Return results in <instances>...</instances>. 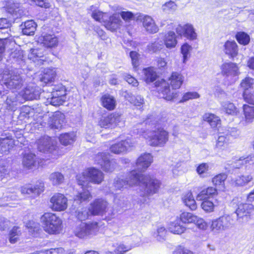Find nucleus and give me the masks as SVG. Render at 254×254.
<instances>
[{
  "mask_svg": "<svg viewBox=\"0 0 254 254\" xmlns=\"http://www.w3.org/2000/svg\"><path fill=\"white\" fill-rule=\"evenodd\" d=\"M66 90L62 84L55 86L51 93V97H48L46 103L54 106L63 105L66 101Z\"/></svg>",
  "mask_w": 254,
  "mask_h": 254,
  "instance_id": "nucleus-7",
  "label": "nucleus"
},
{
  "mask_svg": "<svg viewBox=\"0 0 254 254\" xmlns=\"http://www.w3.org/2000/svg\"><path fill=\"white\" fill-rule=\"evenodd\" d=\"M6 9L8 13L14 15L16 17L21 16L23 13L21 4L12 0L7 1Z\"/></svg>",
  "mask_w": 254,
  "mask_h": 254,
  "instance_id": "nucleus-26",
  "label": "nucleus"
},
{
  "mask_svg": "<svg viewBox=\"0 0 254 254\" xmlns=\"http://www.w3.org/2000/svg\"><path fill=\"white\" fill-rule=\"evenodd\" d=\"M148 133L149 134L144 133L143 135L149 139V143L151 146H163L168 141L169 133L163 128H159Z\"/></svg>",
  "mask_w": 254,
  "mask_h": 254,
  "instance_id": "nucleus-6",
  "label": "nucleus"
},
{
  "mask_svg": "<svg viewBox=\"0 0 254 254\" xmlns=\"http://www.w3.org/2000/svg\"><path fill=\"white\" fill-rule=\"evenodd\" d=\"M108 202L103 199H97L91 204L89 209L90 212L94 215L106 214L109 210Z\"/></svg>",
  "mask_w": 254,
  "mask_h": 254,
  "instance_id": "nucleus-16",
  "label": "nucleus"
},
{
  "mask_svg": "<svg viewBox=\"0 0 254 254\" xmlns=\"http://www.w3.org/2000/svg\"><path fill=\"white\" fill-rule=\"evenodd\" d=\"M64 119L65 116L64 114L59 111L55 112L49 118L48 127L52 129H60L63 126Z\"/></svg>",
  "mask_w": 254,
  "mask_h": 254,
  "instance_id": "nucleus-18",
  "label": "nucleus"
},
{
  "mask_svg": "<svg viewBox=\"0 0 254 254\" xmlns=\"http://www.w3.org/2000/svg\"><path fill=\"white\" fill-rule=\"evenodd\" d=\"M200 95L197 92H188L183 95L182 99L180 101V102L183 103L190 100L198 99Z\"/></svg>",
  "mask_w": 254,
  "mask_h": 254,
  "instance_id": "nucleus-59",
  "label": "nucleus"
},
{
  "mask_svg": "<svg viewBox=\"0 0 254 254\" xmlns=\"http://www.w3.org/2000/svg\"><path fill=\"white\" fill-rule=\"evenodd\" d=\"M91 16L96 21L103 23L104 25L107 18H108V15L106 13H103L99 10H94L92 12Z\"/></svg>",
  "mask_w": 254,
  "mask_h": 254,
  "instance_id": "nucleus-53",
  "label": "nucleus"
},
{
  "mask_svg": "<svg viewBox=\"0 0 254 254\" xmlns=\"http://www.w3.org/2000/svg\"><path fill=\"white\" fill-rule=\"evenodd\" d=\"M44 54L43 48L32 49L28 56L33 62L37 63L38 64H42L45 61Z\"/></svg>",
  "mask_w": 254,
  "mask_h": 254,
  "instance_id": "nucleus-22",
  "label": "nucleus"
},
{
  "mask_svg": "<svg viewBox=\"0 0 254 254\" xmlns=\"http://www.w3.org/2000/svg\"><path fill=\"white\" fill-rule=\"evenodd\" d=\"M44 187V184L42 183L35 185L27 184L21 187L20 191L21 193L24 195H27L35 197L38 196L41 192L43 191Z\"/></svg>",
  "mask_w": 254,
  "mask_h": 254,
  "instance_id": "nucleus-17",
  "label": "nucleus"
},
{
  "mask_svg": "<svg viewBox=\"0 0 254 254\" xmlns=\"http://www.w3.org/2000/svg\"><path fill=\"white\" fill-rule=\"evenodd\" d=\"M220 222L224 231L232 228L235 223V220L232 215L225 214L219 217Z\"/></svg>",
  "mask_w": 254,
  "mask_h": 254,
  "instance_id": "nucleus-29",
  "label": "nucleus"
},
{
  "mask_svg": "<svg viewBox=\"0 0 254 254\" xmlns=\"http://www.w3.org/2000/svg\"><path fill=\"white\" fill-rule=\"evenodd\" d=\"M243 112L245 122L247 124L252 123L254 121V106L244 105Z\"/></svg>",
  "mask_w": 254,
  "mask_h": 254,
  "instance_id": "nucleus-39",
  "label": "nucleus"
},
{
  "mask_svg": "<svg viewBox=\"0 0 254 254\" xmlns=\"http://www.w3.org/2000/svg\"><path fill=\"white\" fill-rule=\"evenodd\" d=\"M177 8V4L175 2L171 0L166 2L162 5L163 11L167 13L174 12L175 11H176Z\"/></svg>",
  "mask_w": 254,
  "mask_h": 254,
  "instance_id": "nucleus-58",
  "label": "nucleus"
},
{
  "mask_svg": "<svg viewBox=\"0 0 254 254\" xmlns=\"http://www.w3.org/2000/svg\"><path fill=\"white\" fill-rule=\"evenodd\" d=\"M22 97L26 100H33L39 97L40 93L37 89L32 85L27 86L21 93Z\"/></svg>",
  "mask_w": 254,
  "mask_h": 254,
  "instance_id": "nucleus-24",
  "label": "nucleus"
},
{
  "mask_svg": "<svg viewBox=\"0 0 254 254\" xmlns=\"http://www.w3.org/2000/svg\"><path fill=\"white\" fill-rule=\"evenodd\" d=\"M14 144V140L11 135L1 134L0 137V153L7 154Z\"/></svg>",
  "mask_w": 254,
  "mask_h": 254,
  "instance_id": "nucleus-20",
  "label": "nucleus"
},
{
  "mask_svg": "<svg viewBox=\"0 0 254 254\" xmlns=\"http://www.w3.org/2000/svg\"><path fill=\"white\" fill-rule=\"evenodd\" d=\"M123 19L126 22H129L134 19V14L128 11H122L119 13Z\"/></svg>",
  "mask_w": 254,
  "mask_h": 254,
  "instance_id": "nucleus-64",
  "label": "nucleus"
},
{
  "mask_svg": "<svg viewBox=\"0 0 254 254\" xmlns=\"http://www.w3.org/2000/svg\"><path fill=\"white\" fill-rule=\"evenodd\" d=\"M38 149L40 152L51 154L53 158H57V156L61 154L58 150L57 141L48 136H43L39 139Z\"/></svg>",
  "mask_w": 254,
  "mask_h": 254,
  "instance_id": "nucleus-5",
  "label": "nucleus"
},
{
  "mask_svg": "<svg viewBox=\"0 0 254 254\" xmlns=\"http://www.w3.org/2000/svg\"><path fill=\"white\" fill-rule=\"evenodd\" d=\"M240 85L244 91H247L249 89L254 87V79L250 77H246L242 80Z\"/></svg>",
  "mask_w": 254,
  "mask_h": 254,
  "instance_id": "nucleus-54",
  "label": "nucleus"
},
{
  "mask_svg": "<svg viewBox=\"0 0 254 254\" xmlns=\"http://www.w3.org/2000/svg\"><path fill=\"white\" fill-rule=\"evenodd\" d=\"M103 173L94 168H88L82 174L77 175L76 179L78 184L81 186L82 190L75 196L74 201L81 203L90 198L91 195L89 190L84 189V187L88 186L89 182L99 184L103 181Z\"/></svg>",
  "mask_w": 254,
  "mask_h": 254,
  "instance_id": "nucleus-2",
  "label": "nucleus"
},
{
  "mask_svg": "<svg viewBox=\"0 0 254 254\" xmlns=\"http://www.w3.org/2000/svg\"><path fill=\"white\" fill-rule=\"evenodd\" d=\"M236 38L238 42L243 45H248L250 41L249 35L244 32H238L236 35Z\"/></svg>",
  "mask_w": 254,
  "mask_h": 254,
  "instance_id": "nucleus-55",
  "label": "nucleus"
},
{
  "mask_svg": "<svg viewBox=\"0 0 254 254\" xmlns=\"http://www.w3.org/2000/svg\"><path fill=\"white\" fill-rule=\"evenodd\" d=\"M246 164V167L248 165H252L254 167V157H248L247 158L241 157L238 160L232 162L230 164L232 168H240L243 165Z\"/></svg>",
  "mask_w": 254,
  "mask_h": 254,
  "instance_id": "nucleus-32",
  "label": "nucleus"
},
{
  "mask_svg": "<svg viewBox=\"0 0 254 254\" xmlns=\"http://www.w3.org/2000/svg\"><path fill=\"white\" fill-rule=\"evenodd\" d=\"M109 118L111 119L110 120L111 128L124 125V123L122 122L121 116L118 114H111L109 115Z\"/></svg>",
  "mask_w": 254,
  "mask_h": 254,
  "instance_id": "nucleus-50",
  "label": "nucleus"
},
{
  "mask_svg": "<svg viewBox=\"0 0 254 254\" xmlns=\"http://www.w3.org/2000/svg\"><path fill=\"white\" fill-rule=\"evenodd\" d=\"M163 43L167 48H175L177 44L175 33L173 31H169L165 36Z\"/></svg>",
  "mask_w": 254,
  "mask_h": 254,
  "instance_id": "nucleus-35",
  "label": "nucleus"
},
{
  "mask_svg": "<svg viewBox=\"0 0 254 254\" xmlns=\"http://www.w3.org/2000/svg\"><path fill=\"white\" fill-rule=\"evenodd\" d=\"M103 106L109 110L114 109L116 106L115 98L110 95H105L102 98Z\"/></svg>",
  "mask_w": 254,
  "mask_h": 254,
  "instance_id": "nucleus-42",
  "label": "nucleus"
},
{
  "mask_svg": "<svg viewBox=\"0 0 254 254\" xmlns=\"http://www.w3.org/2000/svg\"><path fill=\"white\" fill-rule=\"evenodd\" d=\"M169 80L173 89H176L181 87L184 82V77L179 72H173Z\"/></svg>",
  "mask_w": 254,
  "mask_h": 254,
  "instance_id": "nucleus-28",
  "label": "nucleus"
},
{
  "mask_svg": "<svg viewBox=\"0 0 254 254\" xmlns=\"http://www.w3.org/2000/svg\"><path fill=\"white\" fill-rule=\"evenodd\" d=\"M24 82V80L19 73L12 72L9 77L5 80L4 84L9 89L16 91L21 88Z\"/></svg>",
  "mask_w": 254,
  "mask_h": 254,
  "instance_id": "nucleus-13",
  "label": "nucleus"
},
{
  "mask_svg": "<svg viewBox=\"0 0 254 254\" xmlns=\"http://www.w3.org/2000/svg\"><path fill=\"white\" fill-rule=\"evenodd\" d=\"M138 19L142 23L143 27L148 33L153 34L158 31V26L150 16L143 14L140 15Z\"/></svg>",
  "mask_w": 254,
  "mask_h": 254,
  "instance_id": "nucleus-19",
  "label": "nucleus"
},
{
  "mask_svg": "<svg viewBox=\"0 0 254 254\" xmlns=\"http://www.w3.org/2000/svg\"><path fill=\"white\" fill-rule=\"evenodd\" d=\"M56 75V72L55 68L45 69L43 73L41 74L40 80L41 82L47 84L53 81Z\"/></svg>",
  "mask_w": 254,
  "mask_h": 254,
  "instance_id": "nucleus-33",
  "label": "nucleus"
},
{
  "mask_svg": "<svg viewBox=\"0 0 254 254\" xmlns=\"http://www.w3.org/2000/svg\"><path fill=\"white\" fill-rule=\"evenodd\" d=\"M144 79L147 83L154 81L156 77L157 74L152 67H148L143 70Z\"/></svg>",
  "mask_w": 254,
  "mask_h": 254,
  "instance_id": "nucleus-47",
  "label": "nucleus"
},
{
  "mask_svg": "<svg viewBox=\"0 0 254 254\" xmlns=\"http://www.w3.org/2000/svg\"><path fill=\"white\" fill-rule=\"evenodd\" d=\"M180 221L179 219H177L170 223L169 229L171 232L175 234H181L185 231L186 228L180 224Z\"/></svg>",
  "mask_w": 254,
  "mask_h": 254,
  "instance_id": "nucleus-37",
  "label": "nucleus"
},
{
  "mask_svg": "<svg viewBox=\"0 0 254 254\" xmlns=\"http://www.w3.org/2000/svg\"><path fill=\"white\" fill-rule=\"evenodd\" d=\"M21 27L23 34L31 35L34 33L36 30V24L33 20H28L22 24Z\"/></svg>",
  "mask_w": 254,
  "mask_h": 254,
  "instance_id": "nucleus-38",
  "label": "nucleus"
},
{
  "mask_svg": "<svg viewBox=\"0 0 254 254\" xmlns=\"http://www.w3.org/2000/svg\"><path fill=\"white\" fill-rule=\"evenodd\" d=\"M131 249V247L129 246H126L123 244H120L116 247L115 250L113 251L111 249L107 251L106 254H124L129 251Z\"/></svg>",
  "mask_w": 254,
  "mask_h": 254,
  "instance_id": "nucleus-44",
  "label": "nucleus"
},
{
  "mask_svg": "<svg viewBox=\"0 0 254 254\" xmlns=\"http://www.w3.org/2000/svg\"><path fill=\"white\" fill-rule=\"evenodd\" d=\"M123 21L120 19L119 15L114 14L109 18H107L104 26L105 27L112 31L116 30L122 25Z\"/></svg>",
  "mask_w": 254,
  "mask_h": 254,
  "instance_id": "nucleus-23",
  "label": "nucleus"
},
{
  "mask_svg": "<svg viewBox=\"0 0 254 254\" xmlns=\"http://www.w3.org/2000/svg\"><path fill=\"white\" fill-rule=\"evenodd\" d=\"M164 47V43L161 40L157 39L153 43H150L147 45V50L151 53H155L161 50Z\"/></svg>",
  "mask_w": 254,
  "mask_h": 254,
  "instance_id": "nucleus-49",
  "label": "nucleus"
},
{
  "mask_svg": "<svg viewBox=\"0 0 254 254\" xmlns=\"http://www.w3.org/2000/svg\"><path fill=\"white\" fill-rule=\"evenodd\" d=\"M253 180L251 175H238L231 179L232 184L236 186H244Z\"/></svg>",
  "mask_w": 254,
  "mask_h": 254,
  "instance_id": "nucleus-27",
  "label": "nucleus"
},
{
  "mask_svg": "<svg viewBox=\"0 0 254 254\" xmlns=\"http://www.w3.org/2000/svg\"><path fill=\"white\" fill-rule=\"evenodd\" d=\"M223 110L228 114L234 115L236 113V108L234 104L229 102H223L222 103Z\"/></svg>",
  "mask_w": 254,
  "mask_h": 254,
  "instance_id": "nucleus-57",
  "label": "nucleus"
},
{
  "mask_svg": "<svg viewBox=\"0 0 254 254\" xmlns=\"http://www.w3.org/2000/svg\"><path fill=\"white\" fill-rule=\"evenodd\" d=\"M60 141L64 145L71 144L75 141V135L73 133L61 134L59 137Z\"/></svg>",
  "mask_w": 254,
  "mask_h": 254,
  "instance_id": "nucleus-48",
  "label": "nucleus"
},
{
  "mask_svg": "<svg viewBox=\"0 0 254 254\" xmlns=\"http://www.w3.org/2000/svg\"><path fill=\"white\" fill-rule=\"evenodd\" d=\"M121 141L117 143L112 145L110 148V151L115 154H120L127 151L130 147H132L134 142L129 136L124 138L121 136Z\"/></svg>",
  "mask_w": 254,
  "mask_h": 254,
  "instance_id": "nucleus-14",
  "label": "nucleus"
},
{
  "mask_svg": "<svg viewBox=\"0 0 254 254\" xmlns=\"http://www.w3.org/2000/svg\"><path fill=\"white\" fill-rule=\"evenodd\" d=\"M156 86L158 87L160 97L166 100L171 101L178 96V92L171 91L169 84L164 79L158 80Z\"/></svg>",
  "mask_w": 254,
  "mask_h": 254,
  "instance_id": "nucleus-11",
  "label": "nucleus"
},
{
  "mask_svg": "<svg viewBox=\"0 0 254 254\" xmlns=\"http://www.w3.org/2000/svg\"><path fill=\"white\" fill-rule=\"evenodd\" d=\"M196 216L191 213L184 212L180 214L179 219L183 223L190 224L194 223Z\"/></svg>",
  "mask_w": 254,
  "mask_h": 254,
  "instance_id": "nucleus-46",
  "label": "nucleus"
},
{
  "mask_svg": "<svg viewBox=\"0 0 254 254\" xmlns=\"http://www.w3.org/2000/svg\"><path fill=\"white\" fill-rule=\"evenodd\" d=\"M67 198L61 193H55L50 199V208L54 211L65 210L68 207Z\"/></svg>",
  "mask_w": 254,
  "mask_h": 254,
  "instance_id": "nucleus-8",
  "label": "nucleus"
},
{
  "mask_svg": "<svg viewBox=\"0 0 254 254\" xmlns=\"http://www.w3.org/2000/svg\"><path fill=\"white\" fill-rule=\"evenodd\" d=\"M128 187L139 186L141 195L147 196L156 193L160 182L151 175H142L133 170L127 173L125 178Z\"/></svg>",
  "mask_w": 254,
  "mask_h": 254,
  "instance_id": "nucleus-1",
  "label": "nucleus"
},
{
  "mask_svg": "<svg viewBox=\"0 0 254 254\" xmlns=\"http://www.w3.org/2000/svg\"><path fill=\"white\" fill-rule=\"evenodd\" d=\"M191 50V46L187 43H185L182 46L181 53L183 56V63H185L188 60L190 52Z\"/></svg>",
  "mask_w": 254,
  "mask_h": 254,
  "instance_id": "nucleus-61",
  "label": "nucleus"
},
{
  "mask_svg": "<svg viewBox=\"0 0 254 254\" xmlns=\"http://www.w3.org/2000/svg\"><path fill=\"white\" fill-rule=\"evenodd\" d=\"M237 220L240 223L247 222L249 218L254 215V205L249 203H241L236 210Z\"/></svg>",
  "mask_w": 254,
  "mask_h": 254,
  "instance_id": "nucleus-10",
  "label": "nucleus"
},
{
  "mask_svg": "<svg viewBox=\"0 0 254 254\" xmlns=\"http://www.w3.org/2000/svg\"><path fill=\"white\" fill-rule=\"evenodd\" d=\"M235 128H228L225 131L220 132L217 140L216 147L220 150L227 148L231 141V138L235 135Z\"/></svg>",
  "mask_w": 254,
  "mask_h": 254,
  "instance_id": "nucleus-12",
  "label": "nucleus"
},
{
  "mask_svg": "<svg viewBox=\"0 0 254 254\" xmlns=\"http://www.w3.org/2000/svg\"><path fill=\"white\" fill-rule=\"evenodd\" d=\"M167 231L164 227L159 226L158 227L156 232L154 233V237H156L158 240L161 241L164 240L166 237Z\"/></svg>",
  "mask_w": 254,
  "mask_h": 254,
  "instance_id": "nucleus-62",
  "label": "nucleus"
},
{
  "mask_svg": "<svg viewBox=\"0 0 254 254\" xmlns=\"http://www.w3.org/2000/svg\"><path fill=\"white\" fill-rule=\"evenodd\" d=\"M36 157L34 154L29 153L26 154L23 159V166L28 169H32L36 165Z\"/></svg>",
  "mask_w": 254,
  "mask_h": 254,
  "instance_id": "nucleus-36",
  "label": "nucleus"
},
{
  "mask_svg": "<svg viewBox=\"0 0 254 254\" xmlns=\"http://www.w3.org/2000/svg\"><path fill=\"white\" fill-rule=\"evenodd\" d=\"M217 193V189L210 187L202 190L197 195V200H202L206 199L211 195H214Z\"/></svg>",
  "mask_w": 254,
  "mask_h": 254,
  "instance_id": "nucleus-41",
  "label": "nucleus"
},
{
  "mask_svg": "<svg viewBox=\"0 0 254 254\" xmlns=\"http://www.w3.org/2000/svg\"><path fill=\"white\" fill-rule=\"evenodd\" d=\"M99 228L97 223L79 222L74 229V235L81 239H87L97 234Z\"/></svg>",
  "mask_w": 254,
  "mask_h": 254,
  "instance_id": "nucleus-4",
  "label": "nucleus"
},
{
  "mask_svg": "<svg viewBox=\"0 0 254 254\" xmlns=\"http://www.w3.org/2000/svg\"><path fill=\"white\" fill-rule=\"evenodd\" d=\"M193 223L200 230H205L208 227L207 222L203 218L198 217L197 216H196V219Z\"/></svg>",
  "mask_w": 254,
  "mask_h": 254,
  "instance_id": "nucleus-63",
  "label": "nucleus"
},
{
  "mask_svg": "<svg viewBox=\"0 0 254 254\" xmlns=\"http://www.w3.org/2000/svg\"><path fill=\"white\" fill-rule=\"evenodd\" d=\"M224 52L230 58L234 59L238 54V45L235 41H227L224 45Z\"/></svg>",
  "mask_w": 254,
  "mask_h": 254,
  "instance_id": "nucleus-25",
  "label": "nucleus"
},
{
  "mask_svg": "<svg viewBox=\"0 0 254 254\" xmlns=\"http://www.w3.org/2000/svg\"><path fill=\"white\" fill-rule=\"evenodd\" d=\"M182 200L185 205L191 210H195L196 209L197 205L191 191L185 193L182 197Z\"/></svg>",
  "mask_w": 254,
  "mask_h": 254,
  "instance_id": "nucleus-34",
  "label": "nucleus"
},
{
  "mask_svg": "<svg viewBox=\"0 0 254 254\" xmlns=\"http://www.w3.org/2000/svg\"><path fill=\"white\" fill-rule=\"evenodd\" d=\"M40 223L44 231L49 234H58L62 230L63 221L55 213H45L40 217Z\"/></svg>",
  "mask_w": 254,
  "mask_h": 254,
  "instance_id": "nucleus-3",
  "label": "nucleus"
},
{
  "mask_svg": "<svg viewBox=\"0 0 254 254\" xmlns=\"http://www.w3.org/2000/svg\"><path fill=\"white\" fill-rule=\"evenodd\" d=\"M226 176L224 174H220L216 175L212 179L213 184L218 189L224 188V181L226 179Z\"/></svg>",
  "mask_w": 254,
  "mask_h": 254,
  "instance_id": "nucleus-51",
  "label": "nucleus"
},
{
  "mask_svg": "<svg viewBox=\"0 0 254 254\" xmlns=\"http://www.w3.org/2000/svg\"><path fill=\"white\" fill-rule=\"evenodd\" d=\"M215 205L211 201L204 200L201 204V208L206 212H211L214 211Z\"/></svg>",
  "mask_w": 254,
  "mask_h": 254,
  "instance_id": "nucleus-60",
  "label": "nucleus"
},
{
  "mask_svg": "<svg viewBox=\"0 0 254 254\" xmlns=\"http://www.w3.org/2000/svg\"><path fill=\"white\" fill-rule=\"evenodd\" d=\"M9 60L11 61V63L22 65L24 63L23 51L20 49H15L11 52L9 56Z\"/></svg>",
  "mask_w": 254,
  "mask_h": 254,
  "instance_id": "nucleus-30",
  "label": "nucleus"
},
{
  "mask_svg": "<svg viewBox=\"0 0 254 254\" xmlns=\"http://www.w3.org/2000/svg\"><path fill=\"white\" fill-rule=\"evenodd\" d=\"M203 119L204 121L208 123L213 128L216 127L221 122V120L218 117L210 113L205 114L203 116Z\"/></svg>",
  "mask_w": 254,
  "mask_h": 254,
  "instance_id": "nucleus-40",
  "label": "nucleus"
},
{
  "mask_svg": "<svg viewBox=\"0 0 254 254\" xmlns=\"http://www.w3.org/2000/svg\"><path fill=\"white\" fill-rule=\"evenodd\" d=\"M176 32L178 35L183 36L190 40H194L197 38V34L193 25L190 23L184 25H179L176 28Z\"/></svg>",
  "mask_w": 254,
  "mask_h": 254,
  "instance_id": "nucleus-15",
  "label": "nucleus"
},
{
  "mask_svg": "<svg viewBox=\"0 0 254 254\" xmlns=\"http://www.w3.org/2000/svg\"><path fill=\"white\" fill-rule=\"evenodd\" d=\"M49 179L53 185L58 186L64 182V178L61 173L56 172L50 175Z\"/></svg>",
  "mask_w": 254,
  "mask_h": 254,
  "instance_id": "nucleus-43",
  "label": "nucleus"
},
{
  "mask_svg": "<svg viewBox=\"0 0 254 254\" xmlns=\"http://www.w3.org/2000/svg\"><path fill=\"white\" fill-rule=\"evenodd\" d=\"M221 72L222 75L231 83L235 82L240 74L238 65L231 62L223 64L221 66Z\"/></svg>",
  "mask_w": 254,
  "mask_h": 254,
  "instance_id": "nucleus-9",
  "label": "nucleus"
},
{
  "mask_svg": "<svg viewBox=\"0 0 254 254\" xmlns=\"http://www.w3.org/2000/svg\"><path fill=\"white\" fill-rule=\"evenodd\" d=\"M41 43L47 48H53L58 44V39L54 35L46 34L41 37Z\"/></svg>",
  "mask_w": 254,
  "mask_h": 254,
  "instance_id": "nucleus-31",
  "label": "nucleus"
},
{
  "mask_svg": "<svg viewBox=\"0 0 254 254\" xmlns=\"http://www.w3.org/2000/svg\"><path fill=\"white\" fill-rule=\"evenodd\" d=\"M153 162V157L150 153L141 155L136 161V166L138 170H146Z\"/></svg>",
  "mask_w": 254,
  "mask_h": 254,
  "instance_id": "nucleus-21",
  "label": "nucleus"
},
{
  "mask_svg": "<svg viewBox=\"0 0 254 254\" xmlns=\"http://www.w3.org/2000/svg\"><path fill=\"white\" fill-rule=\"evenodd\" d=\"M210 229L214 234H218L224 231L219 218L214 219L211 221Z\"/></svg>",
  "mask_w": 254,
  "mask_h": 254,
  "instance_id": "nucleus-45",
  "label": "nucleus"
},
{
  "mask_svg": "<svg viewBox=\"0 0 254 254\" xmlns=\"http://www.w3.org/2000/svg\"><path fill=\"white\" fill-rule=\"evenodd\" d=\"M114 186L116 190H118L127 189L128 187L126 179L123 177H117L115 178Z\"/></svg>",
  "mask_w": 254,
  "mask_h": 254,
  "instance_id": "nucleus-52",
  "label": "nucleus"
},
{
  "mask_svg": "<svg viewBox=\"0 0 254 254\" xmlns=\"http://www.w3.org/2000/svg\"><path fill=\"white\" fill-rule=\"evenodd\" d=\"M20 235L21 232L19 228L18 227H13L9 233V242L11 244L15 243Z\"/></svg>",
  "mask_w": 254,
  "mask_h": 254,
  "instance_id": "nucleus-56",
  "label": "nucleus"
}]
</instances>
